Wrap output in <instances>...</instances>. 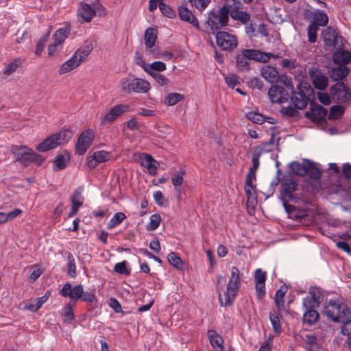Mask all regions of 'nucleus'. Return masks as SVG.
<instances>
[{
    "mask_svg": "<svg viewBox=\"0 0 351 351\" xmlns=\"http://www.w3.org/2000/svg\"><path fill=\"white\" fill-rule=\"evenodd\" d=\"M322 313L333 322L341 324L351 316V311L346 303L333 300L325 302Z\"/></svg>",
    "mask_w": 351,
    "mask_h": 351,
    "instance_id": "nucleus-1",
    "label": "nucleus"
},
{
    "mask_svg": "<svg viewBox=\"0 0 351 351\" xmlns=\"http://www.w3.org/2000/svg\"><path fill=\"white\" fill-rule=\"evenodd\" d=\"M10 151L14 154L15 160L25 166L31 163H35L38 166H40L45 160V158L40 154H37L25 145H13L11 146Z\"/></svg>",
    "mask_w": 351,
    "mask_h": 351,
    "instance_id": "nucleus-2",
    "label": "nucleus"
},
{
    "mask_svg": "<svg viewBox=\"0 0 351 351\" xmlns=\"http://www.w3.org/2000/svg\"><path fill=\"white\" fill-rule=\"evenodd\" d=\"M270 57L276 58L272 53H267L256 49H243L241 53L237 55V66L239 70L247 71L249 69L248 60H254L259 62H266Z\"/></svg>",
    "mask_w": 351,
    "mask_h": 351,
    "instance_id": "nucleus-3",
    "label": "nucleus"
},
{
    "mask_svg": "<svg viewBox=\"0 0 351 351\" xmlns=\"http://www.w3.org/2000/svg\"><path fill=\"white\" fill-rule=\"evenodd\" d=\"M97 14L99 16H104L106 14L104 7L99 2H95L93 5L85 2L79 3L77 15L80 23L90 22Z\"/></svg>",
    "mask_w": 351,
    "mask_h": 351,
    "instance_id": "nucleus-4",
    "label": "nucleus"
},
{
    "mask_svg": "<svg viewBox=\"0 0 351 351\" xmlns=\"http://www.w3.org/2000/svg\"><path fill=\"white\" fill-rule=\"evenodd\" d=\"M72 135V132L69 130L60 131L47 137L39 143L36 149L41 152L49 151L68 142L71 138Z\"/></svg>",
    "mask_w": 351,
    "mask_h": 351,
    "instance_id": "nucleus-5",
    "label": "nucleus"
},
{
    "mask_svg": "<svg viewBox=\"0 0 351 351\" xmlns=\"http://www.w3.org/2000/svg\"><path fill=\"white\" fill-rule=\"evenodd\" d=\"M298 191V183L295 181L291 174H285L282 178L280 184V196L283 202H297L300 197L296 193Z\"/></svg>",
    "mask_w": 351,
    "mask_h": 351,
    "instance_id": "nucleus-6",
    "label": "nucleus"
},
{
    "mask_svg": "<svg viewBox=\"0 0 351 351\" xmlns=\"http://www.w3.org/2000/svg\"><path fill=\"white\" fill-rule=\"evenodd\" d=\"M241 287L240 272L237 267L231 268V276L224 293V306H232Z\"/></svg>",
    "mask_w": 351,
    "mask_h": 351,
    "instance_id": "nucleus-7",
    "label": "nucleus"
},
{
    "mask_svg": "<svg viewBox=\"0 0 351 351\" xmlns=\"http://www.w3.org/2000/svg\"><path fill=\"white\" fill-rule=\"evenodd\" d=\"M229 12L230 10L226 6L221 8L217 13L210 11L206 21L208 26L214 32L227 25Z\"/></svg>",
    "mask_w": 351,
    "mask_h": 351,
    "instance_id": "nucleus-8",
    "label": "nucleus"
},
{
    "mask_svg": "<svg viewBox=\"0 0 351 351\" xmlns=\"http://www.w3.org/2000/svg\"><path fill=\"white\" fill-rule=\"evenodd\" d=\"M327 109L312 100L310 101L309 110L304 112L306 119L317 125L327 124Z\"/></svg>",
    "mask_w": 351,
    "mask_h": 351,
    "instance_id": "nucleus-9",
    "label": "nucleus"
},
{
    "mask_svg": "<svg viewBox=\"0 0 351 351\" xmlns=\"http://www.w3.org/2000/svg\"><path fill=\"white\" fill-rule=\"evenodd\" d=\"M311 94L314 95V89H291L290 101L295 108L302 110L306 108L308 102L311 100L310 97L306 95Z\"/></svg>",
    "mask_w": 351,
    "mask_h": 351,
    "instance_id": "nucleus-10",
    "label": "nucleus"
},
{
    "mask_svg": "<svg viewBox=\"0 0 351 351\" xmlns=\"http://www.w3.org/2000/svg\"><path fill=\"white\" fill-rule=\"evenodd\" d=\"M95 138V133L92 130H86L79 136L75 147V154L84 155L90 147Z\"/></svg>",
    "mask_w": 351,
    "mask_h": 351,
    "instance_id": "nucleus-11",
    "label": "nucleus"
},
{
    "mask_svg": "<svg viewBox=\"0 0 351 351\" xmlns=\"http://www.w3.org/2000/svg\"><path fill=\"white\" fill-rule=\"evenodd\" d=\"M157 34V30L153 27L147 28L144 34L146 53L154 58H160V56L157 53V50L154 48L158 38Z\"/></svg>",
    "mask_w": 351,
    "mask_h": 351,
    "instance_id": "nucleus-12",
    "label": "nucleus"
},
{
    "mask_svg": "<svg viewBox=\"0 0 351 351\" xmlns=\"http://www.w3.org/2000/svg\"><path fill=\"white\" fill-rule=\"evenodd\" d=\"M83 287L81 285H77L73 287L70 282H66L59 293L64 298H69L71 302L75 304L82 296Z\"/></svg>",
    "mask_w": 351,
    "mask_h": 351,
    "instance_id": "nucleus-13",
    "label": "nucleus"
},
{
    "mask_svg": "<svg viewBox=\"0 0 351 351\" xmlns=\"http://www.w3.org/2000/svg\"><path fill=\"white\" fill-rule=\"evenodd\" d=\"M216 43L223 50H232L237 46L236 36L226 32H219L217 33Z\"/></svg>",
    "mask_w": 351,
    "mask_h": 351,
    "instance_id": "nucleus-14",
    "label": "nucleus"
},
{
    "mask_svg": "<svg viewBox=\"0 0 351 351\" xmlns=\"http://www.w3.org/2000/svg\"><path fill=\"white\" fill-rule=\"evenodd\" d=\"M308 73L314 88H327L328 78L321 69L311 67L308 70Z\"/></svg>",
    "mask_w": 351,
    "mask_h": 351,
    "instance_id": "nucleus-15",
    "label": "nucleus"
},
{
    "mask_svg": "<svg viewBox=\"0 0 351 351\" xmlns=\"http://www.w3.org/2000/svg\"><path fill=\"white\" fill-rule=\"evenodd\" d=\"M267 274L261 269H256L254 271V280L256 283V297L258 299H262L266 293L265 281Z\"/></svg>",
    "mask_w": 351,
    "mask_h": 351,
    "instance_id": "nucleus-16",
    "label": "nucleus"
},
{
    "mask_svg": "<svg viewBox=\"0 0 351 351\" xmlns=\"http://www.w3.org/2000/svg\"><path fill=\"white\" fill-rule=\"evenodd\" d=\"M130 107L128 105H117L114 106L111 110L105 114L101 119V125H106L111 123L117 119L118 117L126 112L129 110Z\"/></svg>",
    "mask_w": 351,
    "mask_h": 351,
    "instance_id": "nucleus-17",
    "label": "nucleus"
},
{
    "mask_svg": "<svg viewBox=\"0 0 351 351\" xmlns=\"http://www.w3.org/2000/svg\"><path fill=\"white\" fill-rule=\"evenodd\" d=\"M290 89H268V95L272 103L282 104L290 100Z\"/></svg>",
    "mask_w": 351,
    "mask_h": 351,
    "instance_id": "nucleus-18",
    "label": "nucleus"
},
{
    "mask_svg": "<svg viewBox=\"0 0 351 351\" xmlns=\"http://www.w3.org/2000/svg\"><path fill=\"white\" fill-rule=\"evenodd\" d=\"M283 206L289 215V217L295 221H301L308 217L306 210H300L287 202H283Z\"/></svg>",
    "mask_w": 351,
    "mask_h": 351,
    "instance_id": "nucleus-19",
    "label": "nucleus"
},
{
    "mask_svg": "<svg viewBox=\"0 0 351 351\" xmlns=\"http://www.w3.org/2000/svg\"><path fill=\"white\" fill-rule=\"evenodd\" d=\"M140 163L148 169L150 175L154 176L157 173L158 162L149 154L143 153L140 156Z\"/></svg>",
    "mask_w": 351,
    "mask_h": 351,
    "instance_id": "nucleus-20",
    "label": "nucleus"
},
{
    "mask_svg": "<svg viewBox=\"0 0 351 351\" xmlns=\"http://www.w3.org/2000/svg\"><path fill=\"white\" fill-rule=\"evenodd\" d=\"M332 99L339 103H346L351 100V89H330Z\"/></svg>",
    "mask_w": 351,
    "mask_h": 351,
    "instance_id": "nucleus-21",
    "label": "nucleus"
},
{
    "mask_svg": "<svg viewBox=\"0 0 351 351\" xmlns=\"http://www.w3.org/2000/svg\"><path fill=\"white\" fill-rule=\"evenodd\" d=\"M70 160L69 152L67 150H63L57 155L53 159V171H58L64 169L67 166V162Z\"/></svg>",
    "mask_w": 351,
    "mask_h": 351,
    "instance_id": "nucleus-22",
    "label": "nucleus"
},
{
    "mask_svg": "<svg viewBox=\"0 0 351 351\" xmlns=\"http://www.w3.org/2000/svg\"><path fill=\"white\" fill-rule=\"evenodd\" d=\"M178 14L180 18L184 21L191 24L193 26L199 29V23L197 19L194 16L192 12L184 5H180L178 8Z\"/></svg>",
    "mask_w": 351,
    "mask_h": 351,
    "instance_id": "nucleus-23",
    "label": "nucleus"
},
{
    "mask_svg": "<svg viewBox=\"0 0 351 351\" xmlns=\"http://www.w3.org/2000/svg\"><path fill=\"white\" fill-rule=\"evenodd\" d=\"M313 21L310 24L314 25L317 27H324L328 22V17L326 12L322 10H315L311 12Z\"/></svg>",
    "mask_w": 351,
    "mask_h": 351,
    "instance_id": "nucleus-24",
    "label": "nucleus"
},
{
    "mask_svg": "<svg viewBox=\"0 0 351 351\" xmlns=\"http://www.w3.org/2000/svg\"><path fill=\"white\" fill-rule=\"evenodd\" d=\"M207 334L212 347L217 351H223V339L222 337L214 330H208Z\"/></svg>",
    "mask_w": 351,
    "mask_h": 351,
    "instance_id": "nucleus-25",
    "label": "nucleus"
},
{
    "mask_svg": "<svg viewBox=\"0 0 351 351\" xmlns=\"http://www.w3.org/2000/svg\"><path fill=\"white\" fill-rule=\"evenodd\" d=\"M322 38L326 45L328 47H334L337 45V34L332 27H328L324 31H323Z\"/></svg>",
    "mask_w": 351,
    "mask_h": 351,
    "instance_id": "nucleus-26",
    "label": "nucleus"
},
{
    "mask_svg": "<svg viewBox=\"0 0 351 351\" xmlns=\"http://www.w3.org/2000/svg\"><path fill=\"white\" fill-rule=\"evenodd\" d=\"M304 348L306 351H319L321 346L317 336L314 334H307L304 338Z\"/></svg>",
    "mask_w": 351,
    "mask_h": 351,
    "instance_id": "nucleus-27",
    "label": "nucleus"
},
{
    "mask_svg": "<svg viewBox=\"0 0 351 351\" xmlns=\"http://www.w3.org/2000/svg\"><path fill=\"white\" fill-rule=\"evenodd\" d=\"M278 71L275 67L266 65L261 69V75L271 84H275L278 78Z\"/></svg>",
    "mask_w": 351,
    "mask_h": 351,
    "instance_id": "nucleus-28",
    "label": "nucleus"
},
{
    "mask_svg": "<svg viewBox=\"0 0 351 351\" xmlns=\"http://www.w3.org/2000/svg\"><path fill=\"white\" fill-rule=\"evenodd\" d=\"M319 318V314L316 309H307L304 311L302 317L304 324L312 326L315 324Z\"/></svg>",
    "mask_w": 351,
    "mask_h": 351,
    "instance_id": "nucleus-29",
    "label": "nucleus"
},
{
    "mask_svg": "<svg viewBox=\"0 0 351 351\" xmlns=\"http://www.w3.org/2000/svg\"><path fill=\"white\" fill-rule=\"evenodd\" d=\"M79 65H80V62L77 60L75 56L73 55L67 61L62 64L59 69V73L64 74L69 73Z\"/></svg>",
    "mask_w": 351,
    "mask_h": 351,
    "instance_id": "nucleus-30",
    "label": "nucleus"
},
{
    "mask_svg": "<svg viewBox=\"0 0 351 351\" xmlns=\"http://www.w3.org/2000/svg\"><path fill=\"white\" fill-rule=\"evenodd\" d=\"M280 317L281 315L280 313H277L274 309H273L272 311L269 313V319L271 323L274 331L277 335H280L282 331L280 319Z\"/></svg>",
    "mask_w": 351,
    "mask_h": 351,
    "instance_id": "nucleus-31",
    "label": "nucleus"
},
{
    "mask_svg": "<svg viewBox=\"0 0 351 351\" xmlns=\"http://www.w3.org/2000/svg\"><path fill=\"white\" fill-rule=\"evenodd\" d=\"M351 59V53L347 50H341L335 52L333 55V60L335 62L345 64L350 62Z\"/></svg>",
    "mask_w": 351,
    "mask_h": 351,
    "instance_id": "nucleus-32",
    "label": "nucleus"
},
{
    "mask_svg": "<svg viewBox=\"0 0 351 351\" xmlns=\"http://www.w3.org/2000/svg\"><path fill=\"white\" fill-rule=\"evenodd\" d=\"M306 174L311 178L318 180L322 176L321 171L315 165V164L308 160L305 159Z\"/></svg>",
    "mask_w": 351,
    "mask_h": 351,
    "instance_id": "nucleus-33",
    "label": "nucleus"
},
{
    "mask_svg": "<svg viewBox=\"0 0 351 351\" xmlns=\"http://www.w3.org/2000/svg\"><path fill=\"white\" fill-rule=\"evenodd\" d=\"M149 83L144 80L140 78H132L126 80L123 84V88H149Z\"/></svg>",
    "mask_w": 351,
    "mask_h": 351,
    "instance_id": "nucleus-34",
    "label": "nucleus"
},
{
    "mask_svg": "<svg viewBox=\"0 0 351 351\" xmlns=\"http://www.w3.org/2000/svg\"><path fill=\"white\" fill-rule=\"evenodd\" d=\"M93 50V47L90 45H86L84 46H82V47L79 48L74 53L73 56H75L77 60L80 62L81 64L88 56L90 53Z\"/></svg>",
    "mask_w": 351,
    "mask_h": 351,
    "instance_id": "nucleus-35",
    "label": "nucleus"
},
{
    "mask_svg": "<svg viewBox=\"0 0 351 351\" xmlns=\"http://www.w3.org/2000/svg\"><path fill=\"white\" fill-rule=\"evenodd\" d=\"M276 84H273L270 88H282V86L286 88H293L292 80L286 74H278V78L276 81Z\"/></svg>",
    "mask_w": 351,
    "mask_h": 351,
    "instance_id": "nucleus-36",
    "label": "nucleus"
},
{
    "mask_svg": "<svg viewBox=\"0 0 351 351\" xmlns=\"http://www.w3.org/2000/svg\"><path fill=\"white\" fill-rule=\"evenodd\" d=\"M289 167L291 171L297 176H304L306 174L305 160L302 163L293 161L289 164Z\"/></svg>",
    "mask_w": 351,
    "mask_h": 351,
    "instance_id": "nucleus-37",
    "label": "nucleus"
},
{
    "mask_svg": "<svg viewBox=\"0 0 351 351\" xmlns=\"http://www.w3.org/2000/svg\"><path fill=\"white\" fill-rule=\"evenodd\" d=\"M348 73L349 70L347 66H340L331 71L330 76L334 80L339 81L346 77L348 75Z\"/></svg>",
    "mask_w": 351,
    "mask_h": 351,
    "instance_id": "nucleus-38",
    "label": "nucleus"
},
{
    "mask_svg": "<svg viewBox=\"0 0 351 351\" xmlns=\"http://www.w3.org/2000/svg\"><path fill=\"white\" fill-rule=\"evenodd\" d=\"M67 274L69 277L75 278L77 276L76 264L75 258L71 252L67 253Z\"/></svg>",
    "mask_w": 351,
    "mask_h": 351,
    "instance_id": "nucleus-39",
    "label": "nucleus"
},
{
    "mask_svg": "<svg viewBox=\"0 0 351 351\" xmlns=\"http://www.w3.org/2000/svg\"><path fill=\"white\" fill-rule=\"evenodd\" d=\"M22 62H23L21 58L14 59L5 66L3 73L5 75H10L14 73L19 67L21 66Z\"/></svg>",
    "mask_w": 351,
    "mask_h": 351,
    "instance_id": "nucleus-40",
    "label": "nucleus"
},
{
    "mask_svg": "<svg viewBox=\"0 0 351 351\" xmlns=\"http://www.w3.org/2000/svg\"><path fill=\"white\" fill-rule=\"evenodd\" d=\"M143 69L150 74L152 72L159 73L166 69V64L162 62L156 61L147 64L146 66H143Z\"/></svg>",
    "mask_w": 351,
    "mask_h": 351,
    "instance_id": "nucleus-41",
    "label": "nucleus"
},
{
    "mask_svg": "<svg viewBox=\"0 0 351 351\" xmlns=\"http://www.w3.org/2000/svg\"><path fill=\"white\" fill-rule=\"evenodd\" d=\"M345 108L342 106L335 105L332 106L327 115L328 119L330 120H335L339 119L344 113Z\"/></svg>",
    "mask_w": 351,
    "mask_h": 351,
    "instance_id": "nucleus-42",
    "label": "nucleus"
},
{
    "mask_svg": "<svg viewBox=\"0 0 351 351\" xmlns=\"http://www.w3.org/2000/svg\"><path fill=\"white\" fill-rule=\"evenodd\" d=\"M184 99V95L180 93H173L167 95L165 98V104L167 106H174L179 101Z\"/></svg>",
    "mask_w": 351,
    "mask_h": 351,
    "instance_id": "nucleus-43",
    "label": "nucleus"
},
{
    "mask_svg": "<svg viewBox=\"0 0 351 351\" xmlns=\"http://www.w3.org/2000/svg\"><path fill=\"white\" fill-rule=\"evenodd\" d=\"M50 34V30H48L43 34L38 40L36 45L35 54L38 56H40L45 47V43L47 41Z\"/></svg>",
    "mask_w": 351,
    "mask_h": 351,
    "instance_id": "nucleus-44",
    "label": "nucleus"
},
{
    "mask_svg": "<svg viewBox=\"0 0 351 351\" xmlns=\"http://www.w3.org/2000/svg\"><path fill=\"white\" fill-rule=\"evenodd\" d=\"M167 260L171 265L178 269H182L184 266L182 260L176 252L169 253L167 256Z\"/></svg>",
    "mask_w": 351,
    "mask_h": 351,
    "instance_id": "nucleus-45",
    "label": "nucleus"
},
{
    "mask_svg": "<svg viewBox=\"0 0 351 351\" xmlns=\"http://www.w3.org/2000/svg\"><path fill=\"white\" fill-rule=\"evenodd\" d=\"M69 30L66 28H60L58 29L54 34H53V39H54V43L56 45H60L62 44L64 40L67 38L69 34Z\"/></svg>",
    "mask_w": 351,
    "mask_h": 351,
    "instance_id": "nucleus-46",
    "label": "nucleus"
},
{
    "mask_svg": "<svg viewBox=\"0 0 351 351\" xmlns=\"http://www.w3.org/2000/svg\"><path fill=\"white\" fill-rule=\"evenodd\" d=\"M230 13L232 19L238 20L243 23H246L250 19V14L245 11L232 10Z\"/></svg>",
    "mask_w": 351,
    "mask_h": 351,
    "instance_id": "nucleus-47",
    "label": "nucleus"
},
{
    "mask_svg": "<svg viewBox=\"0 0 351 351\" xmlns=\"http://www.w3.org/2000/svg\"><path fill=\"white\" fill-rule=\"evenodd\" d=\"M126 215L124 213L119 212L114 215L113 217L110 220L108 228L109 230L116 227L126 219Z\"/></svg>",
    "mask_w": 351,
    "mask_h": 351,
    "instance_id": "nucleus-48",
    "label": "nucleus"
},
{
    "mask_svg": "<svg viewBox=\"0 0 351 351\" xmlns=\"http://www.w3.org/2000/svg\"><path fill=\"white\" fill-rule=\"evenodd\" d=\"M226 282V279L225 276H223L222 275H219L217 276L216 289L218 293L219 301L221 306H225L223 304L224 303V300H223V299H222L221 291L223 290V286L225 285Z\"/></svg>",
    "mask_w": 351,
    "mask_h": 351,
    "instance_id": "nucleus-49",
    "label": "nucleus"
},
{
    "mask_svg": "<svg viewBox=\"0 0 351 351\" xmlns=\"http://www.w3.org/2000/svg\"><path fill=\"white\" fill-rule=\"evenodd\" d=\"M161 217L159 214H154L150 217V221L147 225V230L153 231L156 230L160 226Z\"/></svg>",
    "mask_w": 351,
    "mask_h": 351,
    "instance_id": "nucleus-50",
    "label": "nucleus"
},
{
    "mask_svg": "<svg viewBox=\"0 0 351 351\" xmlns=\"http://www.w3.org/2000/svg\"><path fill=\"white\" fill-rule=\"evenodd\" d=\"M74 305H75V304H73V303L68 302L65 305V306L63 308V309H62L63 313L62 314L65 317V319H64L65 322H70L75 318L74 314L73 312V307Z\"/></svg>",
    "mask_w": 351,
    "mask_h": 351,
    "instance_id": "nucleus-51",
    "label": "nucleus"
},
{
    "mask_svg": "<svg viewBox=\"0 0 351 351\" xmlns=\"http://www.w3.org/2000/svg\"><path fill=\"white\" fill-rule=\"evenodd\" d=\"M245 117L248 120L258 124H262L265 121V117L261 114L256 112H249L245 114Z\"/></svg>",
    "mask_w": 351,
    "mask_h": 351,
    "instance_id": "nucleus-52",
    "label": "nucleus"
},
{
    "mask_svg": "<svg viewBox=\"0 0 351 351\" xmlns=\"http://www.w3.org/2000/svg\"><path fill=\"white\" fill-rule=\"evenodd\" d=\"M72 206L80 208L83 204V197L82 195V191L79 189H76L71 196Z\"/></svg>",
    "mask_w": 351,
    "mask_h": 351,
    "instance_id": "nucleus-53",
    "label": "nucleus"
},
{
    "mask_svg": "<svg viewBox=\"0 0 351 351\" xmlns=\"http://www.w3.org/2000/svg\"><path fill=\"white\" fill-rule=\"evenodd\" d=\"M126 264L125 261L117 263L114 267V271L119 274L129 276L130 270L127 268Z\"/></svg>",
    "mask_w": 351,
    "mask_h": 351,
    "instance_id": "nucleus-54",
    "label": "nucleus"
},
{
    "mask_svg": "<svg viewBox=\"0 0 351 351\" xmlns=\"http://www.w3.org/2000/svg\"><path fill=\"white\" fill-rule=\"evenodd\" d=\"M309 294L310 295L308 297L320 305L323 300V294L320 289L317 287L311 288L310 289Z\"/></svg>",
    "mask_w": 351,
    "mask_h": 351,
    "instance_id": "nucleus-55",
    "label": "nucleus"
},
{
    "mask_svg": "<svg viewBox=\"0 0 351 351\" xmlns=\"http://www.w3.org/2000/svg\"><path fill=\"white\" fill-rule=\"evenodd\" d=\"M84 302H90L91 304L96 306L98 303V300L94 292H84L82 291V296L80 298Z\"/></svg>",
    "mask_w": 351,
    "mask_h": 351,
    "instance_id": "nucleus-56",
    "label": "nucleus"
},
{
    "mask_svg": "<svg viewBox=\"0 0 351 351\" xmlns=\"http://www.w3.org/2000/svg\"><path fill=\"white\" fill-rule=\"evenodd\" d=\"M95 158H96V162L98 163H101L106 161H108L110 159L111 154L110 152L106 151H97L93 154Z\"/></svg>",
    "mask_w": 351,
    "mask_h": 351,
    "instance_id": "nucleus-57",
    "label": "nucleus"
},
{
    "mask_svg": "<svg viewBox=\"0 0 351 351\" xmlns=\"http://www.w3.org/2000/svg\"><path fill=\"white\" fill-rule=\"evenodd\" d=\"M159 8L162 13L168 18H173L176 16L175 11L169 5H166L163 2L158 3Z\"/></svg>",
    "mask_w": 351,
    "mask_h": 351,
    "instance_id": "nucleus-58",
    "label": "nucleus"
},
{
    "mask_svg": "<svg viewBox=\"0 0 351 351\" xmlns=\"http://www.w3.org/2000/svg\"><path fill=\"white\" fill-rule=\"evenodd\" d=\"M319 30V27H316L314 25L309 24L307 28L308 32V40L311 43H314L316 42L317 40V34Z\"/></svg>",
    "mask_w": 351,
    "mask_h": 351,
    "instance_id": "nucleus-59",
    "label": "nucleus"
},
{
    "mask_svg": "<svg viewBox=\"0 0 351 351\" xmlns=\"http://www.w3.org/2000/svg\"><path fill=\"white\" fill-rule=\"evenodd\" d=\"M319 91L317 92V97L320 103L324 105L328 106L331 103V95L327 93H323L321 90H324V89H319Z\"/></svg>",
    "mask_w": 351,
    "mask_h": 351,
    "instance_id": "nucleus-60",
    "label": "nucleus"
},
{
    "mask_svg": "<svg viewBox=\"0 0 351 351\" xmlns=\"http://www.w3.org/2000/svg\"><path fill=\"white\" fill-rule=\"evenodd\" d=\"M154 198L158 206L166 207L168 206V200L164 197L162 193L158 191L154 193Z\"/></svg>",
    "mask_w": 351,
    "mask_h": 351,
    "instance_id": "nucleus-61",
    "label": "nucleus"
},
{
    "mask_svg": "<svg viewBox=\"0 0 351 351\" xmlns=\"http://www.w3.org/2000/svg\"><path fill=\"white\" fill-rule=\"evenodd\" d=\"M225 81L230 88H234L239 84V79L237 75L230 73L225 77Z\"/></svg>",
    "mask_w": 351,
    "mask_h": 351,
    "instance_id": "nucleus-62",
    "label": "nucleus"
},
{
    "mask_svg": "<svg viewBox=\"0 0 351 351\" xmlns=\"http://www.w3.org/2000/svg\"><path fill=\"white\" fill-rule=\"evenodd\" d=\"M297 110L298 108H295L294 106L293 107L291 106L286 108L283 107L280 110V113L284 116H287L289 117H295L299 114Z\"/></svg>",
    "mask_w": 351,
    "mask_h": 351,
    "instance_id": "nucleus-63",
    "label": "nucleus"
},
{
    "mask_svg": "<svg viewBox=\"0 0 351 351\" xmlns=\"http://www.w3.org/2000/svg\"><path fill=\"white\" fill-rule=\"evenodd\" d=\"M302 306L304 310L316 309L319 306V305L311 298H310V297L307 296L303 299Z\"/></svg>",
    "mask_w": 351,
    "mask_h": 351,
    "instance_id": "nucleus-64",
    "label": "nucleus"
}]
</instances>
